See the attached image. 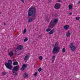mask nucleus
<instances>
[{
	"label": "nucleus",
	"mask_w": 80,
	"mask_h": 80,
	"mask_svg": "<svg viewBox=\"0 0 80 80\" xmlns=\"http://www.w3.org/2000/svg\"><path fill=\"white\" fill-rule=\"evenodd\" d=\"M52 30H54V29H52Z\"/></svg>",
	"instance_id": "37"
},
{
	"label": "nucleus",
	"mask_w": 80,
	"mask_h": 80,
	"mask_svg": "<svg viewBox=\"0 0 80 80\" xmlns=\"http://www.w3.org/2000/svg\"><path fill=\"white\" fill-rule=\"evenodd\" d=\"M46 31H47V32H49V31H48V30H47Z\"/></svg>",
	"instance_id": "36"
},
{
	"label": "nucleus",
	"mask_w": 80,
	"mask_h": 80,
	"mask_svg": "<svg viewBox=\"0 0 80 80\" xmlns=\"http://www.w3.org/2000/svg\"><path fill=\"white\" fill-rule=\"evenodd\" d=\"M72 8V5H70L69 6V9H71Z\"/></svg>",
	"instance_id": "22"
},
{
	"label": "nucleus",
	"mask_w": 80,
	"mask_h": 80,
	"mask_svg": "<svg viewBox=\"0 0 80 80\" xmlns=\"http://www.w3.org/2000/svg\"><path fill=\"white\" fill-rule=\"evenodd\" d=\"M49 2H51V0H49Z\"/></svg>",
	"instance_id": "33"
},
{
	"label": "nucleus",
	"mask_w": 80,
	"mask_h": 80,
	"mask_svg": "<svg viewBox=\"0 0 80 80\" xmlns=\"http://www.w3.org/2000/svg\"><path fill=\"white\" fill-rule=\"evenodd\" d=\"M60 6H61V4H60V3H58L55 4V6H54V8L56 9H57L58 8L59 9L60 7Z\"/></svg>",
	"instance_id": "7"
},
{
	"label": "nucleus",
	"mask_w": 80,
	"mask_h": 80,
	"mask_svg": "<svg viewBox=\"0 0 80 80\" xmlns=\"http://www.w3.org/2000/svg\"><path fill=\"white\" fill-rule=\"evenodd\" d=\"M4 25L5 26L6 25V23H4Z\"/></svg>",
	"instance_id": "32"
},
{
	"label": "nucleus",
	"mask_w": 80,
	"mask_h": 80,
	"mask_svg": "<svg viewBox=\"0 0 80 80\" xmlns=\"http://www.w3.org/2000/svg\"><path fill=\"white\" fill-rule=\"evenodd\" d=\"M39 59L40 60H43V57L42 56H40L39 57Z\"/></svg>",
	"instance_id": "20"
},
{
	"label": "nucleus",
	"mask_w": 80,
	"mask_h": 80,
	"mask_svg": "<svg viewBox=\"0 0 80 80\" xmlns=\"http://www.w3.org/2000/svg\"><path fill=\"white\" fill-rule=\"evenodd\" d=\"M58 15L57 13L55 14L54 15L55 17H57Z\"/></svg>",
	"instance_id": "28"
},
{
	"label": "nucleus",
	"mask_w": 80,
	"mask_h": 80,
	"mask_svg": "<svg viewBox=\"0 0 80 80\" xmlns=\"http://www.w3.org/2000/svg\"><path fill=\"white\" fill-rule=\"evenodd\" d=\"M54 32V31L53 30H52L49 33V35H51V34H52V33H53Z\"/></svg>",
	"instance_id": "21"
},
{
	"label": "nucleus",
	"mask_w": 80,
	"mask_h": 80,
	"mask_svg": "<svg viewBox=\"0 0 80 80\" xmlns=\"http://www.w3.org/2000/svg\"><path fill=\"white\" fill-rule=\"evenodd\" d=\"M34 76H36L37 75V72H36L35 73H34Z\"/></svg>",
	"instance_id": "25"
},
{
	"label": "nucleus",
	"mask_w": 80,
	"mask_h": 80,
	"mask_svg": "<svg viewBox=\"0 0 80 80\" xmlns=\"http://www.w3.org/2000/svg\"><path fill=\"white\" fill-rule=\"evenodd\" d=\"M71 35V32L70 31H68L66 33V36L67 37H69Z\"/></svg>",
	"instance_id": "12"
},
{
	"label": "nucleus",
	"mask_w": 80,
	"mask_h": 80,
	"mask_svg": "<svg viewBox=\"0 0 80 80\" xmlns=\"http://www.w3.org/2000/svg\"><path fill=\"white\" fill-rule=\"evenodd\" d=\"M76 20H80V17H77L76 18Z\"/></svg>",
	"instance_id": "24"
},
{
	"label": "nucleus",
	"mask_w": 80,
	"mask_h": 80,
	"mask_svg": "<svg viewBox=\"0 0 80 80\" xmlns=\"http://www.w3.org/2000/svg\"><path fill=\"white\" fill-rule=\"evenodd\" d=\"M26 30L27 29H26V28H25L24 29V30Z\"/></svg>",
	"instance_id": "34"
},
{
	"label": "nucleus",
	"mask_w": 80,
	"mask_h": 80,
	"mask_svg": "<svg viewBox=\"0 0 80 80\" xmlns=\"http://www.w3.org/2000/svg\"><path fill=\"white\" fill-rule=\"evenodd\" d=\"M21 0V2H22V3H25V1H24V0Z\"/></svg>",
	"instance_id": "29"
},
{
	"label": "nucleus",
	"mask_w": 80,
	"mask_h": 80,
	"mask_svg": "<svg viewBox=\"0 0 80 80\" xmlns=\"http://www.w3.org/2000/svg\"><path fill=\"white\" fill-rule=\"evenodd\" d=\"M62 52L63 53H65L66 52V49L65 48H63L62 49Z\"/></svg>",
	"instance_id": "16"
},
{
	"label": "nucleus",
	"mask_w": 80,
	"mask_h": 80,
	"mask_svg": "<svg viewBox=\"0 0 80 80\" xmlns=\"http://www.w3.org/2000/svg\"><path fill=\"white\" fill-rule=\"evenodd\" d=\"M29 57H30V56L28 55H27L26 56H25V58L24 59V60L25 61H27L28 58H29Z\"/></svg>",
	"instance_id": "11"
},
{
	"label": "nucleus",
	"mask_w": 80,
	"mask_h": 80,
	"mask_svg": "<svg viewBox=\"0 0 80 80\" xmlns=\"http://www.w3.org/2000/svg\"><path fill=\"white\" fill-rule=\"evenodd\" d=\"M38 72H41L42 71V68H40L38 69Z\"/></svg>",
	"instance_id": "23"
},
{
	"label": "nucleus",
	"mask_w": 80,
	"mask_h": 80,
	"mask_svg": "<svg viewBox=\"0 0 80 80\" xmlns=\"http://www.w3.org/2000/svg\"><path fill=\"white\" fill-rule=\"evenodd\" d=\"M27 31H26V30H24L23 32V34H24V33H25Z\"/></svg>",
	"instance_id": "26"
},
{
	"label": "nucleus",
	"mask_w": 80,
	"mask_h": 80,
	"mask_svg": "<svg viewBox=\"0 0 80 80\" xmlns=\"http://www.w3.org/2000/svg\"><path fill=\"white\" fill-rule=\"evenodd\" d=\"M58 2H62V1L60 0H58Z\"/></svg>",
	"instance_id": "31"
},
{
	"label": "nucleus",
	"mask_w": 80,
	"mask_h": 80,
	"mask_svg": "<svg viewBox=\"0 0 80 80\" xmlns=\"http://www.w3.org/2000/svg\"><path fill=\"white\" fill-rule=\"evenodd\" d=\"M12 61L11 60H9L8 61V62H5V65L6 68L10 69V70H12L13 67L12 65Z\"/></svg>",
	"instance_id": "4"
},
{
	"label": "nucleus",
	"mask_w": 80,
	"mask_h": 80,
	"mask_svg": "<svg viewBox=\"0 0 80 80\" xmlns=\"http://www.w3.org/2000/svg\"><path fill=\"white\" fill-rule=\"evenodd\" d=\"M8 55L10 57H12L13 55V51H10L8 53Z\"/></svg>",
	"instance_id": "9"
},
{
	"label": "nucleus",
	"mask_w": 80,
	"mask_h": 80,
	"mask_svg": "<svg viewBox=\"0 0 80 80\" xmlns=\"http://www.w3.org/2000/svg\"><path fill=\"white\" fill-rule=\"evenodd\" d=\"M23 77L25 78H28V74L26 73H25L23 75Z\"/></svg>",
	"instance_id": "15"
},
{
	"label": "nucleus",
	"mask_w": 80,
	"mask_h": 80,
	"mask_svg": "<svg viewBox=\"0 0 80 80\" xmlns=\"http://www.w3.org/2000/svg\"><path fill=\"white\" fill-rule=\"evenodd\" d=\"M46 30H51V29L50 28H48Z\"/></svg>",
	"instance_id": "27"
},
{
	"label": "nucleus",
	"mask_w": 80,
	"mask_h": 80,
	"mask_svg": "<svg viewBox=\"0 0 80 80\" xmlns=\"http://www.w3.org/2000/svg\"><path fill=\"white\" fill-rule=\"evenodd\" d=\"M70 48H71V50L72 52H74L75 51V49L76 48V47L74 46V44L73 43H71L69 45Z\"/></svg>",
	"instance_id": "6"
},
{
	"label": "nucleus",
	"mask_w": 80,
	"mask_h": 80,
	"mask_svg": "<svg viewBox=\"0 0 80 80\" xmlns=\"http://www.w3.org/2000/svg\"><path fill=\"white\" fill-rule=\"evenodd\" d=\"M53 48L52 50V52L53 54H57L60 52V48L59 46V42H56L53 45Z\"/></svg>",
	"instance_id": "2"
},
{
	"label": "nucleus",
	"mask_w": 80,
	"mask_h": 80,
	"mask_svg": "<svg viewBox=\"0 0 80 80\" xmlns=\"http://www.w3.org/2000/svg\"><path fill=\"white\" fill-rule=\"evenodd\" d=\"M78 3H80V1H79V2H78Z\"/></svg>",
	"instance_id": "35"
},
{
	"label": "nucleus",
	"mask_w": 80,
	"mask_h": 80,
	"mask_svg": "<svg viewBox=\"0 0 80 80\" xmlns=\"http://www.w3.org/2000/svg\"><path fill=\"white\" fill-rule=\"evenodd\" d=\"M20 67L19 66H17L14 67L12 69V72L14 73V74L15 76H16V75H18V73H16V71H18V69Z\"/></svg>",
	"instance_id": "5"
},
{
	"label": "nucleus",
	"mask_w": 80,
	"mask_h": 80,
	"mask_svg": "<svg viewBox=\"0 0 80 80\" xmlns=\"http://www.w3.org/2000/svg\"><path fill=\"white\" fill-rule=\"evenodd\" d=\"M37 12V10L35 7L32 6L28 10V17H32V18L29 19L28 22H32L33 21V20L35 19V16H36V13Z\"/></svg>",
	"instance_id": "1"
},
{
	"label": "nucleus",
	"mask_w": 80,
	"mask_h": 80,
	"mask_svg": "<svg viewBox=\"0 0 80 80\" xmlns=\"http://www.w3.org/2000/svg\"><path fill=\"white\" fill-rule=\"evenodd\" d=\"M55 56H53L52 57V63H53L55 61Z\"/></svg>",
	"instance_id": "14"
},
{
	"label": "nucleus",
	"mask_w": 80,
	"mask_h": 80,
	"mask_svg": "<svg viewBox=\"0 0 80 80\" xmlns=\"http://www.w3.org/2000/svg\"><path fill=\"white\" fill-rule=\"evenodd\" d=\"M28 41V37H26L25 38L24 40V42H27Z\"/></svg>",
	"instance_id": "19"
},
{
	"label": "nucleus",
	"mask_w": 80,
	"mask_h": 80,
	"mask_svg": "<svg viewBox=\"0 0 80 80\" xmlns=\"http://www.w3.org/2000/svg\"><path fill=\"white\" fill-rule=\"evenodd\" d=\"M64 28L65 30H67L68 29V28H69V25H66L65 26H64Z\"/></svg>",
	"instance_id": "13"
},
{
	"label": "nucleus",
	"mask_w": 80,
	"mask_h": 80,
	"mask_svg": "<svg viewBox=\"0 0 80 80\" xmlns=\"http://www.w3.org/2000/svg\"><path fill=\"white\" fill-rule=\"evenodd\" d=\"M69 15H72V12H70V13H69Z\"/></svg>",
	"instance_id": "30"
},
{
	"label": "nucleus",
	"mask_w": 80,
	"mask_h": 80,
	"mask_svg": "<svg viewBox=\"0 0 80 80\" xmlns=\"http://www.w3.org/2000/svg\"><path fill=\"white\" fill-rule=\"evenodd\" d=\"M6 73H7V72H3L2 73L1 75L2 76H3V75H6Z\"/></svg>",
	"instance_id": "17"
},
{
	"label": "nucleus",
	"mask_w": 80,
	"mask_h": 80,
	"mask_svg": "<svg viewBox=\"0 0 80 80\" xmlns=\"http://www.w3.org/2000/svg\"><path fill=\"white\" fill-rule=\"evenodd\" d=\"M27 67V65L26 64H24L22 65L21 68V70H24V69H25V68Z\"/></svg>",
	"instance_id": "10"
},
{
	"label": "nucleus",
	"mask_w": 80,
	"mask_h": 80,
	"mask_svg": "<svg viewBox=\"0 0 80 80\" xmlns=\"http://www.w3.org/2000/svg\"><path fill=\"white\" fill-rule=\"evenodd\" d=\"M18 64V62H14L13 63V65H17Z\"/></svg>",
	"instance_id": "18"
},
{
	"label": "nucleus",
	"mask_w": 80,
	"mask_h": 80,
	"mask_svg": "<svg viewBox=\"0 0 80 80\" xmlns=\"http://www.w3.org/2000/svg\"><path fill=\"white\" fill-rule=\"evenodd\" d=\"M58 19L57 18L54 20L52 19L49 25V27L51 28H53L55 27V24H57V23L58 22Z\"/></svg>",
	"instance_id": "3"
},
{
	"label": "nucleus",
	"mask_w": 80,
	"mask_h": 80,
	"mask_svg": "<svg viewBox=\"0 0 80 80\" xmlns=\"http://www.w3.org/2000/svg\"><path fill=\"white\" fill-rule=\"evenodd\" d=\"M23 48V45H20L18 46L17 47V49L19 50H21Z\"/></svg>",
	"instance_id": "8"
}]
</instances>
